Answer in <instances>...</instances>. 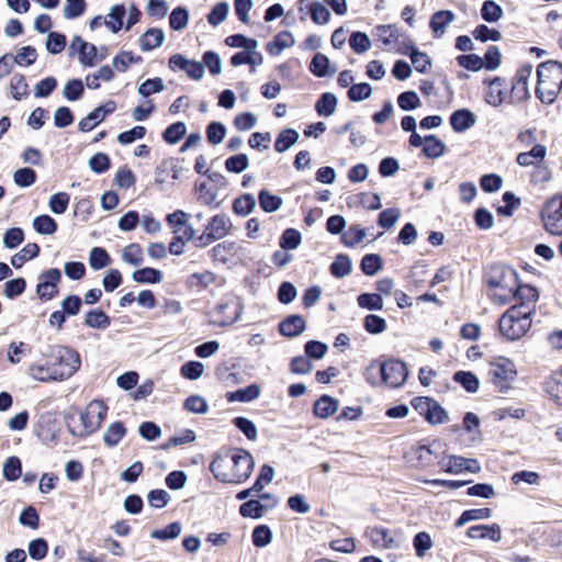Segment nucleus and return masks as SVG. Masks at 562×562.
I'll use <instances>...</instances> for the list:
<instances>
[{"mask_svg":"<svg viewBox=\"0 0 562 562\" xmlns=\"http://www.w3.org/2000/svg\"><path fill=\"white\" fill-rule=\"evenodd\" d=\"M44 363H32L29 374L40 382L64 381L71 378L81 367L79 352L68 346L50 345L42 352Z\"/></svg>","mask_w":562,"mask_h":562,"instance_id":"obj_1","label":"nucleus"},{"mask_svg":"<svg viewBox=\"0 0 562 562\" xmlns=\"http://www.w3.org/2000/svg\"><path fill=\"white\" fill-rule=\"evenodd\" d=\"M255 460L243 448H223L213 458L210 470L218 482L228 484L244 483L251 475Z\"/></svg>","mask_w":562,"mask_h":562,"instance_id":"obj_2","label":"nucleus"},{"mask_svg":"<svg viewBox=\"0 0 562 562\" xmlns=\"http://www.w3.org/2000/svg\"><path fill=\"white\" fill-rule=\"evenodd\" d=\"M407 376L406 363L394 358L374 359L364 370V379L373 387L382 385L392 389L400 387L405 383Z\"/></svg>","mask_w":562,"mask_h":562,"instance_id":"obj_3","label":"nucleus"},{"mask_svg":"<svg viewBox=\"0 0 562 562\" xmlns=\"http://www.w3.org/2000/svg\"><path fill=\"white\" fill-rule=\"evenodd\" d=\"M532 310L528 305L510 306L498 319V330L508 341L520 339L531 327Z\"/></svg>","mask_w":562,"mask_h":562,"instance_id":"obj_4","label":"nucleus"},{"mask_svg":"<svg viewBox=\"0 0 562 562\" xmlns=\"http://www.w3.org/2000/svg\"><path fill=\"white\" fill-rule=\"evenodd\" d=\"M243 312L240 299L232 293L225 294L209 312L210 323L217 327H227L238 321Z\"/></svg>","mask_w":562,"mask_h":562,"instance_id":"obj_5","label":"nucleus"},{"mask_svg":"<svg viewBox=\"0 0 562 562\" xmlns=\"http://www.w3.org/2000/svg\"><path fill=\"white\" fill-rule=\"evenodd\" d=\"M108 415V406L103 401H91L80 414L81 426L79 428L70 427L69 431L77 437L85 438L95 432L104 422Z\"/></svg>","mask_w":562,"mask_h":562,"instance_id":"obj_6","label":"nucleus"},{"mask_svg":"<svg viewBox=\"0 0 562 562\" xmlns=\"http://www.w3.org/2000/svg\"><path fill=\"white\" fill-rule=\"evenodd\" d=\"M373 36L376 43L384 49L394 50L401 55H407V48H411L412 40L405 33H402L396 25L380 24L373 30Z\"/></svg>","mask_w":562,"mask_h":562,"instance_id":"obj_7","label":"nucleus"},{"mask_svg":"<svg viewBox=\"0 0 562 562\" xmlns=\"http://www.w3.org/2000/svg\"><path fill=\"white\" fill-rule=\"evenodd\" d=\"M484 281L490 289L501 288L510 294L515 285L519 284V276L514 268L505 263H494L485 272Z\"/></svg>","mask_w":562,"mask_h":562,"instance_id":"obj_8","label":"nucleus"},{"mask_svg":"<svg viewBox=\"0 0 562 562\" xmlns=\"http://www.w3.org/2000/svg\"><path fill=\"white\" fill-rule=\"evenodd\" d=\"M540 218L549 234L562 236V193L551 196L543 203Z\"/></svg>","mask_w":562,"mask_h":562,"instance_id":"obj_9","label":"nucleus"},{"mask_svg":"<svg viewBox=\"0 0 562 562\" xmlns=\"http://www.w3.org/2000/svg\"><path fill=\"white\" fill-rule=\"evenodd\" d=\"M488 374L492 383L501 393H506L517 375L515 363L505 357H499L497 360L492 361L490 364Z\"/></svg>","mask_w":562,"mask_h":562,"instance_id":"obj_10","label":"nucleus"},{"mask_svg":"<svg viewBox=\"0 0 562 562\" xmlns=\"http://www.w3.org/2000/svg\"><path fill=\"white\" fill-rule=\"evenodd\" d=\"M231 228L232 223L224 213L212 216L204 232L198 237V246H209L210 244L224 238L229 234Z\"/></svg>","mask_w":562,"mask_h":562,"instance_id":"obj_11","label":"nucleus"},{"mask_svg":"<svg viewBox=\"0 0 562 562\" xmlns=\"http://www.w3.org/2000/svg\"><path fill=\"white\" fill-rule=\"evenodd\" d=\"M532 72V65L525 64L519 67L508 85L509 103L518 104L530 98L528 80Z\"/></svg>","mask_w":562,"mask_h":562,"instance_id":"obj_12","label":"nucleus"},{"mask_svg":"<svg viewBox=\"0 0 562 562\" xmlns=\"http://www.w3.org/2000/svg\"><path fill=\"white\" fill-rule=\"evenodd\" d=\"M411 404L431 425L442 424L448 418L440 404L429 396H416L411 401Z\"/></svg>","mask_w":562,"mask_h":562,"instance_id":"obj_13","label":"nucleus"},{"mask_svg":"<svg viewBox=\"0 0 562 562\" xmlns=\"http://www.w3.org/2000/svg\"><path fill=\"white\" fill-rule=\"evenodd\" d=\"M482 83L485 86L483 98L488 105L498 108L509 100L508 82L504 77H487Z\"/></svg>","mask_w":562,"mask_h":562,"instance_id":"obj_14","label":"nucleus"},{"mask_svg":"<svg viewBox=\"0 0 562 562\" xmlns=\"http://www.w3.org/2000/svg\"><path fill=\"white\" fill-rule=\"evenodd\" d=\"M537 77L541 83L555 89L562 90V63L553 59L542 61L537 67Z\"/></svg>","mask_w":562,"mask_h":562,"instance_id":"obj_15","label":"nucleus"},{"mask_svg":"<svg viewBox=\"0 0 562 562\" xmlns=\"http://www.w3.org/2000/svg\"><path fill=\"white\" fill-rule=\"evenodd\" d=\"M61 273L57 268H50L42 272L38 277V284L36 285V294L42 301H49L58 295V283L60 282Z\"/></svg>","mask_w":562,"mask_h":562,"instance_id":"obj_16","label":"nucleus"},{"mask_svg":"<svg viewBox=\"0 0 562 562\" xmlns=\"http://www.w3.org/2000/svg\"><path fill=\"white\" fill-rule=\"evenodd\" d=\"M188 217L189 215L182 210H177L166 216V222L175 236H179L182 239H192L194 237V229L188 223Z\"/></svg>","mask_w":562,"mask_h":562,"instance_id":"obj_17","label":"nucleus"},{"mask_svg":"<svg viewBox=\"0 0 562 562\" xmlns=\"http://www.w3.org/2000/svg\"><path fill=\"white\" fill-rule=\"evenodd\" d=\"M440 448V443L434 442L431 446L418 445L412 448L411 454L412 460L416 461V464L422 468L430 467L435 464L437 459V449Z\"/></svg>","mask_w":562,"mask_h":562,"instance_id":"obj_18","label":"nucleus"},{"mask_svg":"<svg viewBox=\"0 0 562 562\" xmlns=\"http://www.w3.org/2000/svg\"><path fill=\"white\" fill-rule=\"evenodd\" d=\"M512 299L519 300L518 305H528L532 312L535 311V303L539 300V291L536 286L527 283H522L519 280V284L515 285L512 293Z\"/></svg>","mask_w":562,"mask_h":562,"instance_id":"obj_19","label":"nucleus"},{"mask_svg":"<svg viewBox=\"0 0 562 562\" xmlns=\"http://www.w3.org/2000/svg\"><path fill=\"white\" fill-rule=\"evenodd\" d=\"M467 537L471 539H490L498 542L502 539V529L498 524L474 525L467 530Z\"/></svg>","mask_w":562,"mask_h":562,"instance_id":"obj_20","label":"nucleus"},{"mask_svg":"<svg viewBox=\"0 0 562 562\" xmlns=\"http://www.w3.org/2000/svg\"><path fill=\"white\" fill-rule=\"evenodd\" d=\"M306 322L301 315H290L279 324V331L282 336L293 338L304 331Z\"/></svg>","mask_w":562,"mask_h":562,"instance_id":"obj_21","label":"nucleus"},{"mask_svg":"<svg viewBox=\"0 0 562 562\" xmlns=\"http://www.w3.org/2000/svg\"><path fill=\"white\" fill-rule=\"evenodd\" d=\"M547 155V147L542 144H536L529 151L519 153L516 162L521 167L535 166L542 162Z\"/></svg>","mask_w":562,"mask_h":562,"instance_id":"obj_22","label":"nucleus"},{"mask_svg":"<svg viewBox=\"0 0 562 562\" xmlns=\"http://www.w3.org/2000/svg\"><path fill=\"white\" fill-rule=\"evenodd\" d=\"M294 43L295 40L290 31H281L267 44L266 49L271 56H278L284 48L292 47Z\"/></svg>","mask_w":562,"mask_h":562,"instance_id":"obj_23","label":"nucleus"},{"mask_svg":"<svg viewBox=\"0 0 562 562\" xmlns=\"http://www.w3.org/2000/svg\"><path fill=\"white\" fill-rule=\"evenodd\" d=\"M367 535L375 548L390 549L394 547V539L390 531L384 527H372L367 530Z\"/></svg>","mask_w":562,"mask_h":562,"instance_id":"obj_24","label":"nucleus"},{"mask_svg":"<svg viewBox=\"0 0 562 562\" xmlns=\"http://www.w3.org/2000/svg\"><path fill=\"white\" fill-rule=\"evenodd\" d=\"M338 409V401L329 395H322L313 406V413L316 417L326 419L334 415Z\"/></svg>","mask_w":562,"mask_h":562,"instance_id":"obj_25","label":"nucleus"},{"mask_svg":"<svg viewBox=\"0 0 562 562\" xmlns=\"http://www.w3.org/2000/svg\"><path fill=\"white\" fill-rule=\"evenodd\" d=\"M126 432L127 429L123 422H114L106 428L103 435V442L109 448L115 447L126 436Z\"/></svg>","mask_w":562,"mask_h":562,"instance_id":"obj_26","label":"nucleus"},{"mask_svg":"<svg viewBox=\"0 0 562 562\" xmlns=\"http://www.w3.org/2000/svg\"><path fill=\"white\" fill-rule=\"evenodd\" d=\"M503 205L496 207V213L499 216L512 217L515 211L520 206L521 199L513 191H505L502 195Z\"/></svg>","mask_w":562,"mask_h":562,"instance_id":"obj_27","label":"nucleus"},{"mask_svg":"<svg viewBox=\"0 0 562 562\" xmlns=\"http://www.w3.org/2000/svg\"><path fill=\"white\" fill-rule=\"evenodd\" d=\"M40 246L36 243H29L19 252L11 257V265L19 269L26 261L36 258L40 255Z\"/></svg>","mask_w":562,"mask_h":562,"instance_id":"obj_28","label":"nucleus"},{"mask_svg":"<svg viewBox=\"0 0 562 562\" xmlns=\"http://www.w3.org/2000/svg\"><path fill=\"white\" fill-rule=\"evenodd\" d=\"M481 19L486 23H496L504 15V10L494 0H485L480 10Z\"/></svg>","mask_w":562,"mask_h":562,"instance_id":"obj_29","label":"nucleus"},{"mask_svg":"<svg viewBox=\"0 0 562 562\" xmlns=\"http://www.w3.org/2000/svg\"><path fill=\"white\" fill-rule=\"evenodd\" d=\"M85 325L94 329H104L111 325V318L104 311L93 308L86 314Z\"/></svg>","mask_w":562,"mask_h":562,"instance_id":"obj_30","label":"nucleus"},{"mask_svg":"<svg viewBox=\"0 0 562 562\" xmlns=\"http://www.w3.org/2000/svg\"><path fill=\"white\" fill-rule=\"evenodd\" d=\"M165 35L160 29H149L139 38L142 50L148 52L159 47L164 42Z\"/></svg>","mask_w":562,"mask_h":562,"instance_id":"obj_31","label":"nucleus"},{"mask_svg":"<svg viewBox=\"0 0 562 562\" xmlns=\"http://www.w3.org/2000/svg\"><path fill=\"white\" fill-rule=\"evenodd\" d=\"M454 15L451 11L442 10L432 14L430 19V29L435 37H439L443 34L446 26L452 22Z\"/></svg>","mask_w":562,"mask_h":562,"instance_id":"obj_32","label":"nucleus"},{"mask_svg":"<svg viewBox=\"0 0 562 562\" xmlns=\"http://www.w3.org/2000/svg\"><path fill=\"white\" fill-rule=\"evenodd\" d=\"M260 395V389L257 384H250L244 389H238L235 392H228L226 398L228 402H251Z\"/></svg>","mask_w":562,"mask_h":562,"instance_id":"obj_33","label":"nucleus"},{"mask_svg":"<svg viewBox=\"0 0 562 562\" xmlns=\"http://www.w3.org/2000/svg\"><path fill=\"white\" fill-rule=\"evenodd\" d=\"M268 510V506L263 505L259 499H249L239 506V514L244 518H261Z\"/></svg>","mask_w":562,"mask_h":562,"instance_id":"obj_34","label":"nucleus"},{"mask_svg":"<svg viewBox=\"0 0 562 562\" xmlns=\"http://www.w3.org/2000/svg\"><path fill=\"white\" fill-rule=\"evenodd\" d=\"M75 43H79V60L85 66H93L97 58V47L85 42L80 36H75Z\"/></svg>","mask_w":562,"mask_h":562,"instance_id":"obj_35","label":"nucleus"},{"mask_svg":"<svg viewBox=\"0 0 562 562\" xmlns=\"http://www.w3.org/2000/svg\"><path fill=\"white\" fill-rule=\"evenodd\" d=\"M411 57L412 64L416 71L425 74L430 68V59L426 53L419 52L414 42L411 43V48H407V55Z\"/></svg>","mask_w":562,"mask_h":562,"instance_id":"obj_36","label":"nucleus"},{"mask_svg":"<svg viewBox=\"0 0 562 562\" xmlns=\"http://www.w3.org/2000/svg\"><path fill=\"white\" fill-rule=\"evenodd\" d=\"M299 139V133L293 128L282 130L274 142V150L283 153L294 145Z\"/></svg>","mask_w":562,"mask_h":562,"instance_id":"obj_37","label":"nucleus"},{"mask_svg":"<svg viewBox=\"0 0 562 562\" xmlns=\"http://www.w3.org/2000/svg\"><path fill=\"white\" fill-rule=\"evenodd\" d=\"M258 201L261 210L267 213L276 212L283 203V200L279 195L271 194L266 189L259 191Z\"/></svg>","mask_w":562,"mask_h":562,"instance_id":"obj_38","label":"nucleus"},{"mask_svg":"<svg viewBox=\"0 0 562 562\" xmlns=\"http://www.w3.org/2000/svg\"><path fill=\"white\" fill-rule=\"evenodd\" d=\"M445 144L435 135L424 137L423 154L428 158L440 157L445 153Z\"/></svg>","mask_w":562,"mask_h":562,"instance_id":"obj_39","label":"nucleus"},{"mask_svg":"<svg viewBox=\"0 0 562 562\" xmlns=\"http://www.w3.org/2000/svg\"><path fill=\"white\" fill-rule=\"evenodd\" d=\"M337 106V98L334 93H323L315 104V110L318 115L329 116L331 115Z\"/></svg>","mask_w":562,"mask_h":562,"instance_id":"obj_40","label":"nucleus"},{"mask_svg":"<svg viewBox=\"0 0 562 562\" xmlns=\"http://www.w3.org/2000/svg\"><path fill=\"white\" fill-rule=\"evenodd\" d=\"M329 271L331 276L339 279L348 276L351 272L350 258L345 254L337 255L329 267Z\"/></svg>","mask_w":562,"mask_h":562,"instance_id":"obj_41","label":"nucleus"},{"mask_svg":"<svg viewBox=\"0 0 562 562\" xmlns=\"http://www.w3.org/2000/svg\"><path fill=\"white\" fill-rule=\"evenodd\" d=\"M366 237V231L358 224H352L348 227V229L341 235V243L346 247H355L360 244Z\"/></svg>","mask_w":562,"mask_h":562,"instance_id":"obj_42","label":"nucleus"},{"mask_svg":"<svg viewBox=\"0 0 562 562\" xmlns=\"http://www.w3.org/2000/svg\"><path fill=\"white\" fill-rule=\"evenodd\" d=\"M472 36L482 43L498 42L502 40V33L494 27H488L486 24H479L472 31Z\"/></svg>","mask_w":562,"mask_h":562,"instance_id":"obj_43","label":"nucleus"},{"mask_svg":"<svg viewBox=\"0 0 562 562\" xmlns=\"http://www.w3.org/2000/svg\"><path fill=\"white\" fill-rule=\"evenodd\" d=\"M482 61L483 69L488 71L496 70L502 64V54L499 48L495 45H490L482 57Z\"/></svg>","mask_w":562,"mask_h":562,"instance_id":"obj_44","label":"nucleus"},{"mask_svg":"<svg viewBox=\"0 0 562 562\" xmlns=\"http://www.w3.org/2000/svg\"><path fill=\"white\" fill-rule=\"evenodd\" d=\"M473 222L480 231H488L494 225V215L486 207L480 206L473 212Z\"/></svg>","mask_w":562,"mask_h":562,"instance_id":"obj_45","label":"nucleus"},{"mask_svg":"<svg viewBox=\"0 0 562 562\" xmlns=\"http://www.w3.org/2000/svg\"><path fill=\"white\" fill-rule=\"evenodd\" d=\"M383 267V261L380 255L367 254L362 257L360 268L367 276H374Z\"/></svg>","mask_w":562,"mask_h":562,"instance_id":"obj_46","label":"nucleus"},{"mask_svg":"<svg viewBox=\"0 0 562 562\" xmlns=\"http://www.w3.org/2000/svg\"><path fill=\"white\" fill-rule=\"evenodd\" d=\"M133 279L138 283H159L162 279V273L160 270L146 267L134 271Z\"/></svg>","mask_w":562,"mask_h":562,"instance_id":"obj_47","label":"nucleus"},{"mask_svg":"<svg viewBox=\"0 0 562 562\" xmlns=\"http://www.w3.org/2000/svg\"><path fill=\"white\" fill-rule=\"evenodd\" d=\"M357 303L361 308L369 311H381L383 308V299L379 293H361L357 297Z\"/></svg>","mask_w":562,"mask_h":562,"instance_id":"obj_48","label":"nucleus"},{"mask_svg":"<svg viewBox=\"0 0 562 562\" xmlns=\"http://www.w3.org/2000/svg\"><path fill=\"white\" fill-rule=\"evenodd\" d=\"M89 263L92 269L100 270L111 263V258L104 248L94 247L90 251Z\"/></svg>","mask_w":562,"mask_h":562,"instance_id":"obj_49","label":"nucleus"},{"mask_svg":"<svg viewBox=\"0 0 562 562\" xmlns=\"http://www.w3.org/2000/svg\"><path fill=\"white\" fill-rule=\"evenodd\" d=\"M255 206L256 200L249 193L241 194L240 196L236 198L233 202L234 212L243 216L248 215L254 210Z\"/></svg>","mask_w":562,"mask_h":562,"instance_id":"obj_50","label":"nucleus"},{"mask_svg":"<svg viewBox=\"0 0 562 562\" xmlns=\"http://www.w3.org/2000/svg\"><path fill=\"white\" fill-rule=\"evenodd\" d=\"M34 229L44 235H52L57 231L56 221L49 215H38L33 221Z\"/></svg>","mask_w":562,"mask_h":562,"instance_id":"obj_51","label":"nucleus"},{"mask_svg":"<svg viewBox=\"0 0 562 562\" xmlns=\"http://www.w3.org/2000/svg\"><path fill=\"white\" fill-rule=\"evenodd\" d=\"M10 89L13 99L21 100L29 95V85L24 75L15 74L10 80Z\"/></svg>","mask_w":562,"mask_h":562,"instance_id":"obj_52","label":"nucleus"},{"mask_svg":"<svg viewBox=\"0 0 562 562\" xmlns=\"http://www.w3.org/2000/svg\"><path fill=\"white\" fill-rule=\"evenodd\" d=\"M126 14V10L124 4H115L111 9V13L109 14L111 20L104 21V24L113 32L117 33L123 27V20Z\"/></svg>","mask_w":562,"mask_h":562,"instance_id":"obj_53","label":"nucleus"},{"mask_svg":"<svg viewBox=\"0 0 562 562\" xmlns=\"http://www.w3.org/2000/svg\"><path fill=\"white\" fill-rule=\"evenodd\" d=\"M181 532V525L178 521L171 522L167 525L162 529H155L151 531L150 537L153 539L167 541L171 539H176Z\"/></svg>","mask_w":562,"mask_h":562,"instance_id":"obj_54","label":"nucleus"},{"mask_svg":"<svg viewBox=\"0 0 562 562\" xmlns=\"http://www.w3.org/2000/svg\"><path fill=\"white\" fill-rule=\"evenodd\" d=\"M546 391L558 404L562 405V369L547 382Z\"/></svg>","mask_w":562,"mask_h":562,"instance_id":"obj_55","label":"nucleus"},{"mask_svg":"<svg viewBox=\"0 0 562 562\" xmlns=\"http://www.w3.org/2000/svg\"><path fill=\"white\" fill-rule=\"evenodd\" d=\"M186 124L183 122H176L165 130L162 138L168 144H176L186 135Z\"/></svg>","mask_w":562,"mask_h":562,"instance_id":"obj_56","label":"nucleus"},{"mask_svg":"<svg viewBox=\"0 0 562 562\" xmlns=\"http://www.w3.org/2000/svg\"><path fill=\"white\" fill-rule=\"evenodd\" d=\"M310 15L315 24H326L330 19L329 10L321 2L314 1L308 7Z\"/></svg>","mask_w":562,"mask_h":562,"instance_id":"obj_57","label":"nucleus"},{"mask_svg":"<svg viewBox=\"0 0 562 562\" xmlns=\"http://www.w3.org/2000/svg\"><path fill=\"white\" fill-rule=\"evenodd\" d=\"M329 59L322 53H316L311 60L310 71L316 77H325L328 74Z\"/></svg>","mask_w":562,"mask_h":562,"instance_id":"obj_58","label":"nucleus"},{"mask_svg":"<svg viewBox=\"0 0 562 562\" xmlns=\"http://www.w3.org/2000/svg\"><path fill=\"white\" fill-rule=\"evenodd\" d=\"M251 540L255 547L263 548L272 540L271 529L267 525H259L254 528Z\"/></svg>","mask_w":562,"mask_h":562,"instance_id":"obj_59","label":"nucleus"},{"mask_svg":"<svg viewBox=\"0 0 562 562\" xmlns=\"http://www.w3.org/2000/svg\"><path fill=\"white\" fill-rule=\"evenodd\" d=\"M32 348L23 341H12L8 347V359L10 363L18 364L25 353H30Z\"/></svg>","mask_w":562,"mask_h":562,"instance_id":"obj_60","label":"nucleus"},{"mask_svg":"<svg viewBox=\"0 0 562 562\" xmlns=\"http://www.w3.org/2000/svg\"><path fill=\"white\" fill-rule=\"evenodd\" d=\"M122 258L130 265L139 266L144 260L142 246L136 243L127 245L123 250Z\"/></svg>","mask_w":562,"mask_h":562,"instance_id":"obj_61","label":"nucleus"},{"mask_svg":"<svg viewBox=\"0 0 562 562\" xmlns=\"http://www.w3.org/2000/svg\"><path fill=\"white\" fill-rule=\"evenodd\" d=\"M349 45L355 53L362 54L370 49L371 42L366 33L353 32L349 37Z\"/></svg>","mask_w":562,"mask_h":562,"instance_id":"obj_62","label":"nucleus"},{"mask_svg":"<svg viewBox=\"0 0 562 562\" xmlns=\"http://www.w3.org/2000/svg\"><path fill=\"white\" fill-rule=\"evenodd\" d=\"M22 474L21 460L18 457H10L3 465V476L8 481H16Z\"/></svg>","mask_w":562,"mask_h":562,"instance_id":"obj_63","label":"nucleus"},{"mask_svg":"<svg viewBox=\"0 0 562 562\" xmlns=\"http://www.w3.org/2000/svg\"><path fill=\"white\" fill-rule=\"evenodd\" d=\"M503 186V179L497 173H485L480 178V187L486 193H494Z\"/></svg>","mask_w":562,"mask_h":562,"instance_id":"obj_64","label":"nucleus"}]
</instances>
